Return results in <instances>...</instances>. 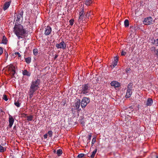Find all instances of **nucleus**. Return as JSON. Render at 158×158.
Wrapping results in <instances>:
<instances>
[{
	"label": "nucleus",
	"mask_w": 158,
	"mask_h": 158,
	"mask_svg": "<svg viewBox=\"0 0 158 158\" xmlns=\"http://www.w3.org/2000/svg\"><path fill=\"white\" fill-rule=\"evenodd\" d=\"M40 83V80L38 78L35 81H32L31 82L29 93L30 98H32L35 92L39 88Z\"/></svg>",
	"instance_id": "obj_1"
},
{
	"label": "nucleus",
	"mask_w": 158,
	"mask_h": 158,
	"mask_svg": "<svg viewBox=\"0 0 158 158\" xmlns=\"http://www.w3.org/2000/svg\"><path fill=\"white\" fill-rule=\"evenodd\" d=\"M14 32L19 39L23 38L24 36L26 31L23 26L21 24L15 25L14 27Z\"/></svg>",
	"instance_id": "obj_2"
},
{
	"label": "nucleus",
	"mask_w": 158,
	"mask_h": 158,
	"mask_svg": "<svg viewBox=\"0 0 158 158\" xmlns=\"http://www.w3.org/2000/svg\"><path fill=\"white\" fill-rule=\"evenodd\" d=\"M90 89V85L88 84H85L82 85L79 90L80 93L81 94H86L89 93Z\"/></svg>",
	"instance_id": "obj_3"
},
{
	"label": "nucleus",
	"mask_w": 158,
	"mask_h": 158,
	"mask_svg": "<svg viewBox=\"0 0 158 158\" xmlns=\"http://www.w3.org/2000/svg\"><path fill=\"white\" fill-rule=\"evenodd\" d=\"M23 10H21L20 11H19L18 13L16 15V17L15 18L16 19L17 23H20L23 20Z\"/></svg>",
	"instance_id": "obj_4"
},
{
	"label": "nucleus",
	"mask_w": 158,
	"mask_h": 158,
	"mask_svg": "<svg viewBox=\"0 0 158 158\" xmlns=\"http://www.w3.org/2000/svg\"><path fill=\"white\" fill-rule=\"evenodd\" d=\"M89 102V98L84 97L83 98L81 102V106L82 108H84L87 104Z\"/></svg>",
	"instance_id": "obj_5"
},
{
	"label": "nucleus",
	"mask_w": 158,
	"mask_h": 158,
	"mask_svg": "<svg viewBox=\"0 0 158 158\" xmlns=\"http://www.w3.org/2000/svg\"><path fill=\"white\" fill-rule=\"evenodd\" d=\"M84 9L83 7L81 8V10L79 13V16L78 18L79 22L82 21L83 19L85 18Z\"/></svg>",
	"instance_id": "obj_6"
},
{
	"label": "nucleus",
	"mask_w": 158,
	"mask_h": 158,
	"mask_svg": "<svg viewBox=\"0 0 158 158\" xmlns=\"http://www.w3.org/2000/svg\"><path fill=\"white\" fill-rule=\"evenodd\" d=\"M152 18L151 17H149L145 18L143 23L145 25H149L152 23Z\"/></svg>",
	"instance_id": "obj_7"
},
{
	"label": "nucleus",
	"mask_w": 158,
	"mask_h": 158,
	"mask_svg": "<svg viewBox=\"0 0 158 158\" xmlns=\"http://www.w3.org/2000/svg\"><path fill=\"white\" fill-rule=\"evenodd\" d=\"M56 46L58 48L65 49L66 48V45L63 41H62L60 44H56Z\"/></svg>",
	"instance_id": "obj_8"
},
{
	"label": "nucleus",
	"mask_w": 158,
	"mask_h": 158,
	"mask_svg": "<svg viewBox=\"0 0 158 158\" xmlns=\"http://www.w3.org/2000/svg\"><path fill=\"white\" fill-rule=\"evenodd\" d=\"M118 60V57L116 56L114 57V61L110 65L111 68L113 69L117 65Z\"/></svg>",
	"instance_id": "obj_9"
},
{
	"label": "nucleus",
	"mask_w": 158,
	"mask_h": 158,
	"mask_svg": "<svg viewBox=\"0 0 158 158\" xmlns=\"http://www.w3.org/2000/svg\"><path fill=\"white\" fill-rule=\"evenodd\" d=\"M153 103V101L152 98H148L147 101L145 102V105L146 106H151Z\"/></svg>",
	"instance_id": "obj_10"
},
{
	"label": "nucleus",
	"mask_w": 158,
	"mask_h": 158,
	"mask_svg": "<svg viewBox=\"0 0 158 158\" xmlns=\"http://www.w3.org/2000/svg\"><path fill=\"white\" fill-rule=\"evenodd\" d=\"M52 31V28L48 26L45 29L44 34L46 35H49Z\"/></svg>",
	"instance_id": "obj_11"
},
{
	"label": "nucleus",
	"mask_w": 158,
	"mask_h": 158,
	"mask_svg": "<svg viewBox=\"0 0 158 158\" xmlns=\"http://www.w3.org/2000/svg\"><path fill=\"white\" fill-rule=\"evenodd\" d=\"M111 85L113 86L114 88L118 87L120 86V84L118 82L113 81L110 83Z\"/></svg>",
	"instance_id": "obj_12"
},
{
	"label": "nucleus",
	"mask_w": 158,
	"mask_h": 158,
	"mask_svg": "<svg viewBox=\"0 0 158 158\" xmlns=\"http://www.w3.org/2000/svg\"><path fill=\"white\" fill-rule=\"evenodd\" d=\"M11 3V0L8 2H6L4 3L3 7V9L4 10H5L8 9L10 6Z\"/></svg>",
	"instance_id": "obj_13"
},
{
	"label": "nucleus",
	"mask_w": 158,
	"mask_h": 158,
	"mask_svg": "<svg viewBox=\"0 0 158 158\" xmlns=\"http://www.w3.org/2000/svg\"><path fill=\"white\" fill-rule=\"evenodd\" d=\"M9 126L10 127H12L14 123V120L11 116L10 115L9 116Z\"/></svg>",
	"instance_id": "obj_14"
},
{
	"label": "nucleus",
	"mask_w": 158,
	"mask_h": 158,
	"mask_svg": "<svg viewBox=\"0 0 158 158\" xmlns=\"http://www.w3.org/2000/svg\"><path fill=\"white\" fill-rule=\"evenodd\" d=\"M132 90L127 89L125 97L127 98H130L132 95Z\"/></svg>",
	"instance_id": "obj_15"
},
{
	"label": "nucleus",
	"mask_w": 158,
	"mask_h": 158,
	"mask_svg": "<svg viewBox=\"0 0 158 158\" xmlns=\"http://www.w3.org/2000/svg\"><path fill=\"white\" fill-rule=\"evenodd\" d=\"M4 70H5V72L6 70L8 71L9 73L11 75L12 77H14L15 73V70H2V71L3 72Z\"/></svg>",
	"instance_id": "obj_16"
},
{
	"label": "nucleus",
	"mask_w": 158,
	"mask_h": 158,
	"mask_svg": "<svg viewBox=\"0 0 158 158\" xmlns=\"http://www.w3.org/2000/svg\"><path fill=\"white\" fill-rule=\"evenodd\" d=\"M133 111V109L132 106H130L127 108L126 109V112L127 111V112L130 114L132 113Z\"/></svg>",
	"instance_id": "obj_17"
},
{
	"label": "nucleus",
	"mask_w": 158,
	"mask_h": 158,
	"mask_svg": "<svg viewBox=\"0 0 158 158\" xmlns=\"http://www.w3.org/2000/svg\"><path fill=\"white\" fill-rule=\"evenodd\" d=\"M23 74L24 75H26L28 76H30L31 75V73L28 72L27 70H24L23 71Z\"/></svg>",
	"instance_id": "obj_18"
},
{
	"label": "nucleus",
	"mask_w": 158,
	"mask_h": 158,
	"mask_svg": "<svg viewBox=\"0 0 158 158\" xmlns=\"http://www.w3.org/2000/svg\"><path fill=\"white\" fill-rule=\"evenodd\" d=\"M6 68L7 69H15V68L14 66L12 64H10L6 66Z\"/></svg>",
	"instance_id": "obj_19"
},
{
	"label": "nucleus",
	"mask_w": 158,
	"mask_h": 158,
	"mask_svg": "<svg viewBox=\"0 0 158 158\" xmlns=\"http://www.w3.org/2000/svg\"><path fill=\"white\" fill-rule=\"evenodd\" d=\"M93 0H86L85 5L87 6L90 5L92 2Z\"/></svg>",
	"instance_id": "obj_20"
},
{
	"label": "nucleus",
	"mask_w": 158,
	"mask_h": 158,
	"mask_svg": "<svg viewBox=\"0 0 158 158\" xmlns=\"http://www.w3.org/2000/svg\"><path fill=\"white\" fill-rule=\"evenodd\" d=\"M80 99L78 100V101H77L76 103H75V106L76 108L77 109H78L79 108L80 106Z\"/></svg>",
	"instance_id": "obj_21"
},
{
	"label": "nucleus",
	"mask_w": 158,
	"mask_h": 158,
	"mask_svg": "<svg viewBox=\"0 0 158 158\" xmlns=\"http://www.w3.org/2000/svg\"><path fill=\"white\" fill-rule=\"evenodd\" d=\"M26 117L27 118V120L28 121H31L33 119V116L31 115H30L29 116H27Z\"/></svg>",
	"instance_id": "obj_22"
},
{
	"label": "nucleus",
	"mask_w": 158,
	"mask_h": 158,
	"mask_svg": "<svg viewBox=\"0 0 158 158\" xmlns=\"http://www.w3.org/2000/svg\"><path fill=\"white\" fill-rule=\"evenodd\" d=\"M97 148L95 149V150L92 152V155H91L90 156L91 158H94V157L95 156V154L97 152Z\"/></svg>",
	"instance_id": "obj_23"
},
{
	"label": "nucleus",
	"mask_w": 158,
	"mask_h": 158,
	"mask_svg": "<svg viewBox=\"0 0 158 158\" xmlns=\"http://www.w3.org/2000/svg\"><path fill=\"white\" fill-rule=\"evenodd\" d=\"M7 40H6V38L5 36H4L3 37V39L2 40V43L4 44H6L7 42Z\"/></svg>",
	"instance_id": "obj_24"
},
{
	"label": "nucleus",
	"mask_w": 158,
	"mask_h": 158,
	"mask_svg": "<svg viewBox=\"0 0 158 158\" xmlns=\"http://www.w3.org/2000/svg\"><path fill=\"white\" fill-rule=\"evenodd\" d=\"M153 44L155 45L156 46H158V39L154 40L152 42Z\"/></svg>",
	"instance_id": "obj_25"
},
{
	"label": "nucleus",
	"mask_w": 158,
	"mask_h": 158,
	"mask_svg": "<svg viewBox=\"0 0 158 158\" xmlns=\"http://www.w3.org/2000/svg\"><path fill=\"white\" fill-rule=\"evenodd\" d=\"M62 153V151L61 149H59L57 150L56 154L57 155V156H60L61 155Z\"/></svg>",
	"instance_id": "obj_26"
},
{
	"label": "nucleus",
	"mask_w": 158,
	"mask_h": 158,
	"mask_svg": "<svg viewBox=\"0 0 158 158\" xmlns=\"http://www.w3.org/2000/svg\"><path fill=\"white\" fill-rule=\"evenodd\" d=\"M124 26L125 27H128L129 25V21L128 19L125 20L124 22Z\"/></svg>",
	"instance_id": "obj_27"
},
{
	"label": "nucleus",
	"mask_w": 158,
	"mask_h": 158,
	"mask_svg": "<svg viewBox=\"0 0 158 158\" xmlns=\"http://www.w3.org/2000/svg\"><path fill=\"white\" fill-rule=\"evenodd\" d=\"M133 84L132 83H130L128 85L127 89L132 90Z\"/></svg>",
	"instance_id": "obj_28"
},
{
	"label": "nucleus",
	"mask_w": 158,
	"mask_h": 158,
	"mask_svg": "<svg viewBox=\"0 0 158 158\" xmlns=\"http://www.w3.org/2000/svg\"><path fill=\"white\" fill-rule=\"evenodd\" d=\"M38 53V49L37 48H35L33 49V53L34 55L37 56Z\"/></svg>",
	"instance_id": "obj_29"
},
{
	"label": "nucleus",
	"mask_w": 158,
	"mask_h": 158,
	"mask_svg": "<svg viewBox=\"0 0 158 158\" xmlns=\"http://www.w3.org/2000/svg\"><path fill=\"white\" fill-rule=\"evenodd\" d=\"M91 137H92V135H91V134H90V135H89L88 136V139L87 140V144H88L90 142V140L91 139Z\"/></svg>",
	"instance_id": "obj_30"
},
{
	"label": "nucleus",
	"mask_w": 158,
	"mask_h": 158,
	"mask_svg": "<svg viewBox=\"0 0 158 158\" xmlns=\"http://www.w3.org/2000/svg\"><path fill=\"white\" fill-rule=\"evenodd\" d=\"M6 150V148L0 145V152H4Z\"/></svg>",
	"instance_id": "obj_31"
},
{
	"label": "nucleus",
	"mask_w": 158,
	"mask_h": 158,
	"mask_svg": "<svg viewBox=\"0 0 158 158\" xmlns=\"http://www.w3.org/2000/svg\"><path fill=\"white\" fill-rule=\"evenodd\" d=\"M31 60V59L30 57H28L27 58H25V61L28 64L30 63Z\"/></svg>",
	"instance_id": "obj_32"
},
{
	"label": "nucleus",
	"mask_w": 158,
	"mask_h": 158,
	"mask_svg": "<svg viewBox=\"0 0 158 158\" xmlns=\"http://www.w3.org/2000/svg\"><path fill=\"white\" fill-rule=\"evenodd\" d=\"M20 104L19 103V102L18 101L15 102V105L17 107H19L20 106Z\"/></svg>",
	"instance_id": "obj_33"
},
{
	"label": "nucleus",
	"mask_w": 158,
	"mask_h": 158,
	"mask_svg": "<svg viewBox=\"0 0 158 158\" xmlns=\"http://www.w3.org/2000/svg\"><path fill=\"white\" fill-rule=\"evenodd\" d=\"M48 134L50 137H52V132L51 131H49L48 132Z\"/></svg>",
	"instance_id": "obj_34"
},
{
	"label": "nucleus",
	"mask_w": 158,
	"mask_h": 158,
	"mask_svg": "<svg viewBox=\"0 0 158 158\" xmlns=\"http://www.w3.org/2000/svg\"><path fill=\"white\" fill-rule=\"evenodd\" d=\"M84 156V154L83 153L80 154L78 155L77 157L78 158H82Z\"/></svg>",
	"instance_id": "obj_35"
},
{
	"label": "nucleus",
	"mask_w": 158,
	"mask_h": 158,
	"mask_svg": "<svg viewBox=\"0 0 158 158\" xmlns=\"http://www.w3.org/2000/svg\"><path fill=\"white\" fill-rule=\"evenodd\" d=\"M74 20L73 19H71L69 21L70 25L72 26L73 24Z\"/></svg>",
	"instance_id": "obj_36"
},
{
	"label": "nucleus",
	"mask_w": 158,
	"mask_h": 158,
	"mask_svg": "<svg viewBox=\"0 0 158 158\" xmlns=\"http://www.w3.org/2000/svg\"><path fill=\"white\" fill-rule=\"evenodd\" d=\"M3 99L6 101H7L8 100V98H7V96L5 94H4L3 96Z\"/></svg>",
	"instance_id": "obj_37"
},
{
	"label": "nucleus",
	"mask_w": 158,
	"mask_h": 158,
	"mask_svg": "<svg viewBox=\"0 0 158 158\" xmlns=\"http://www.w3.org/2000/svg\"><path fill=\"white\" fill-rule=\"evenodd\" d=\"M96 142V139L95 138H93L92 139V146H93V145Z\"/></svg>",
	"instance_id": "obj_38"
},
{
	"label": "nucleus",
	"mask_w": 158,
	"mask_h": 158,
	"mask_svg": "<svg viewBox=\"0 0 158 158\" xmlns=\"http://www.w3.org/2000/svg\"><path fill=\"white\" fill-rule=\"evenodd\" d=\"M126 54V52L124 51H122L121 53L122 56H125Z\"/></svg>",
	"instance_id": "obj_39"
},
{
	"label": "nucleus",
	"mask_w": 158,
	"mask_h": 158,
	"mask_svg": "<svg viewBox=\"0 0 158 158\" xmlns=\"http://www.w3.org/2000/svg\"><path fill=\"white\" fill-rule=\"evenodd\" d=\"M156 47H152L151 48V50L152 51H154L155 52L156 50Z\"/></svg>",
	"instance_id": "obj_40"
},
{
	"label": "nucleus",
	"mask_w": 158,
	"mask_h": 158,
	"mask_svg": "<svg viewBox=\"0 0 158 158\" xmlns=\"http://www.w3.org/2000/svg\"><path fill=\"white\" fill-rule=\"evenodd\" d=\"M3 52L2 48L0 47V56L2 54Z\"/></svg>",
	"instance_id": "obj_41"
},
{
	"label": "nucleus",
	"mask_w": 158,
	"mask_h": 158,
	"mask_svg": "<svg viewBox=\"0 0 158 158\" xmlns=\"http://www.w3.org/2000/svg\"><path fill=\"white\" fill-rule=\"evenodd\" d=\"M15 55H18V56L19 57H20L21 56V55H20V54L19 52H15Z\"/></svg>",
	"instance_id": "obj_42"
},
{
	"label": "nucleus",
	"mask_w": 158,
	"mask_h": 158,
	"mask_svg": "<svg viewBox=\"0 0 158 158\" xmlns=\"http://www.w3.org/2000/svg\"><path fill=\"white\" fill-rule=\"evenodd\" d=\"M48 135L47 134H45L44 135V139H47V138Z\"/></svg>",
	"instance_id": "obj_43"
},
{
	"label": "nucleus",
	"mask_w": 158,
	"mask_h": 158,
	"mask_svg": "<svg viewBox=\"0 0 158 158\" xmlns=\"http://www.w3.org/2000/svg\"><path fill=\"white\" fill-rule=\"evenodd\" d=\"M58 56V55H57V54H56L55 55L54 57V60H55Z\"/></svg>",
	"instance_id": "obj_44"
},
{
	"label": "nucleus",
	"mask_w": 158,
	"mask_h": 158,
	"mask_svg": "<svg viewBox=\"0 0 158 158\" xmlns=\"http://www.w3.org/2000/svg\"><path fill=\"white\" fill-rule=\"evenodd\" d=\"M156 54L158 56V49L156 50Z\"/></svg>",
	"instance_id": "obj_45"
},
{
	"label": "nucleus",
	"mask_w": 158,
	"mask_h": 158,
	"mask_svg": "<svg viewBox=\"0 0 158 158\" xmlns=\"http://www.w3.org/2000/svg\"><path fill=\"white\" fill-rule=\"evenodd\" d=\"M88 13H87L85 15H84V16H85V18H87V15H88Z\"/></svg>",
	"instance_id": "obj_46"
},
{
	"label": "nucleus",
	"mask_w": 158,
	"mask_h": 158,
	"mask_svg": "<svg viewBox=\"0 0 158 158\" xmlns=\"http://www.w3.org/2000/svg\"><path fill=\"white\" fill-rule=\"evenodd\" d=\"M81 123L83 125H84L85 124V122L84 121H82Z\"/></svg>",
	"instance_id": "obj_47"
},
{
	"label": "nucleus",
	"mask_w": 158,
	"mask_h": 158,
	"mask_svg": "<svg viewBox=\"0 0 158 158\" xmlns=\"http://www.w3.org/2000/svg\"><path fill=\"white\" fill-rule=\"evenodd\" d=\"M53 152L54 153H55L56 152V150H54V151H53Z\"/></svg>",
	"instance_id": "obj_48"
},
{
	"label": "nucleus",
	"mask_w": 158,
	"mask_h": 158,
	"mask_svg": "<svg viewBox=\"0 0 158 158\" xmlns=\"http://www.w3.org/2000/svg\"><path fill=\"white\" fill-rule=\"evenodd\" d=\"M5 54H6V55H7V56H8V54H7V52H6V53H5Z\"/></svg>",
	"instance_id": "obj_49"
},
{
	"label": "nucleus",
	"mask_w": 158,
	"mask_h": 158,
	"mask_svg": "<svg viewBox=\"0 0 158 158\" xmlns=\"http://www.w3.org/2000/svg\"><path fill=\"white\" fill-rule=\"evenodd\" d=\"M5 54H6V55H7V56H8V54H7V52H6V53H5Z\"/></svg>",
	"instance_id": "obj_50"
},
{
	"label": "nucleus",
	"mask_w": 158,
	"mask_h": 158,
	"mask_svg": "<svg viewBox=\"0 0 158 158\" xmlns=\"http://www.w3.org/2000/svg\"><path fill=\"white\" fill-rule=\"evenodd\" d=\"M5 54H6V55H7V56H8V54H7V52H6V53H5Z\"/></svg>",
	"instance_id": "obj_51"
},
{
	"label": "nucleus",
	"mask_w": 158,
	"mask_h": 158,
	"mask_svg": "<svg viewBox=\"0 0 158 158\" xmlns=\"http://www.w3.org/2000/svg\"><path fill=\"white\" fill-rule=\"evenodd\" d=\"M156 158H158V156H156Z\"/></svg>",
	"instance_id": "obj_52"
},
{
	"label": "nucleus",
	"mask_w": 158,
	"mask_h": 158,
	"mask_svg": "<svg viewBox=\"0 0 158 158\" xmlns=\"http://www.w3.org/2000/svg\"><path fill=\"white\" fill-rule=\"evenodd\" d=\"M129 69H128V70H127V71H129Z\"/></svg>",
	"instance_id": "obj_53"
}]
</instances>
